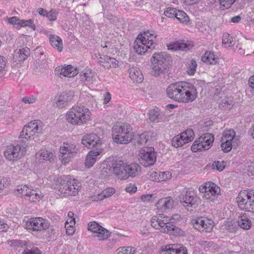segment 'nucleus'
Segmentation results:
<instances>
[{
	"mask_svg": "<svg viewBox=\"0 0 254 254\" xmlns=\"http://www.w3.org/2000/svg\"><path fill=\"white\" fill-rule=\"evenodd\" d=\"M166 92L170 98L182 103L192 102L197 97L195 87L191 83L185 81L170 84L167 87Z\"/></svg>",
	"mask_w": 254,
	"mask_h": 254,
	"instance_id": "f257e3e1",
	"label": "nucleus"
},
{
	"mask_svg": "<svg viewBox=\"0 0 254 254\" xmlns=\"http://www.w3.org/2000/svg\"><path fill=\"white\" fill-rule=\"evenodd\" d=\"M151 225L155 229L160 230L164 233H168L175 236H181L184 235V231L170 222L167 216H153L151 218Z\"/></svg>",
	"mask_w": 254,
	"mask_h": 254,
	"instance_id": "f03ea898",
	"label": "nucleus"
},
{
	"mask_svg": "<svg viewBox=\"0 0 254 254\" xmlns=\"http://www.w3.org/2000/svg\"><path fill=\"white\" fill-rule=\"evenodd\" d=\"M112 134L114 142L120 144H127L133 138L131 127L124 123H117L112 128Z\"/></svg>",
	"mask_w": 254,
	"mask_h": 254,
	"instance_id": "7ed1b4c3",
	"label": "nucleus"
},
{
	"mask_svg": "<svg viewBox=\"0 0 254 254\" xmlns=\"http://www.w3.org/2000/svg\"><path fill=\"white\" fill-rule=\"evenodd\" d=\"M156 35L153 31H147L138 35L135 41L133 49L138 55H143L153 46Z\"/></svg>",
	"mask_w": 254,
	"mask_h": 254,
	"instance_id": "20e7f679",
	"label": "nucleus"
},
{
	"mask_svg": "<svg viewBox=\"0 0 254 254\" xmlns=\"http://www.w3.org/2000/svg\"><path fill=\"white\" fill-rule=\"evenodd\" d=\"M90 114L88 108L82 106H76L66 113V119L70 124L81 125L90 120Z\"/></svg>",
	"mask_w": 254,
	"mask_h": 254,
	"instance_id": "39448f33",
	"label": "nucleus"
},
{
	"mask_svg": "<svg viewBox=\"0 0 254 254\" xmlns=\"http://www.w3.org/2000/svg\"><path fill=\"white\" fill-rule=\"evenodd\" d=\"M170 60V57L165 53H154L151 59L152 75L158 76L163 73Z\"/></svg>",
	"mask_w": 254,
	"mask_h": 254,
	"instance_id": "423d86ee",
	"label": "nucleus"
},
{
	"mask_svg": "<svg viewBox=\"0 0 254 254\" xmlns=\"http://www.w3.org/2000/svg\"><path fill=\"white\" fill-rule=\"evenodd\" d=\"M236 201L241 210L254 213V190H244L241 191Z\"/></svg>",
	"mask_w": 254,
	"mask_h": 254,
	"instance_id": "0eeeda50",
	"label": "nucleus"
},
{
	"mask_svg": "<svg viewBox=\"0 0 254 254\" xmlns=\"http://www.w3.org/2000/svg\"><path fill=\"white\" fill-rule=\"evenodd\" d=\"M80 188V185L77 180L66 177L60 183L59 191L65 196H75L78 194Z\"/></svg>",
	"mask_w": 254,
	"mask_h": 254,
	"instance_id": "6e6552de",
	"label": "nucleus"
},
{
	"mask_svg": "<svg viewBox=\"0 0 254 254\" xmlns=\"http://www.w3.org/2000/svg\"><path fill=\"white\" fill-rule=\"evenodd\" d=\"M199 191L202 193V197L207 202H214L220 194V189L215 184L207 182L200 185Z\"/></svg>",
	"mask_w": 254,
	"mask_h": 254,
	"instance_id": "1a4fd4ad",
	"label": "nucleus"
},
{
	"mask_svg": "<svg viewBox=\"0 0 254 254\" xmlns=\"http://www.w3.org/2000/svg\"><path fill=\"white\" fill-rule=\"evenodd\" d=\"M221 147L224 152H229L232 147L237 146L240 141L236 136V132L233 129H229L223 132L221 139Z\"/></svg>",
	"mask_w": 254,
	"mask_h": 254,
	"instance_id": "9d476101",
	"label": "nucleus"
},
{
	"mask_svg": "<svg viewBox=\"0 0 254 254\" xmlns=\"http://www.w3.org/2000/svg\"><path fill=\"white\" fill-rule=\"evenodd\" d=\"M138 157L140 163L145 167L153 166L156 161V152L151 147H142L139 151Z\"/></svg>",
	"mask_w": 254,
	"mask_h": 254,
	"instance_id": "9b49d317",
	"label": "nucleus"
},
{
	"mask_svg": "<svg viewBox=\"0 0 254 254\" xmlns=\"http://www.w3.org/2000/svg\"><path fill=\"white\" fill-rule=\"evenodd\" d=\"M27 147V145L23 144L8 146L4 152V155L8 160H17L25 154Z\"/></svg>",
	"mask_w": 254,
	"mask_h": 254,
	"instance_id": "f8f14e48",
	"label": "nucleus"
},
{
	"mask_svg": "<svg viewBox=\"0 0 254 254\" xmlns=\"http://www.w3.org/2000/svg\"><path fill=\"white\" fill-rule=\"evenodd\" d=\"M214 139L213 134L206 133L196 139L191 147L193 152L208 149L212 145Z\"/></svg>",
	"mask_w": 254,
	"mask_h": 254,
	"instance_id": "ddd939ff",
	"label": "nucleus"
},
{
	"mask_svg": "<svg viewBox=\"0 0 254 254\" xmlns=\"http://www.w3.org/2000/svg\"><path fill=\"white\" fill-rule=\"evenodd\" d=\"M43 124L40 120H36L29 123L25 126L21 131L19 138L26 139H31L37 133H41L42 131Z\"/></svg>",
	"mask_w": 254,
	"mask_h": 254,
	"instance_id": "4468645a",
	"label": "nucleus"
},
{
	"mask_svg": "<svg viewBox=\"0 0 254 254\" xmlns=\"http://www.w3.org/2000/svg\"><path fill=\"white\" fill-rule=\"evenodd\" d=\"M50 226L49 222L42 217L30 219L26 223L25 227L30 231H41L48 229Z\"/></svg>",
	"mask_w": 254,
	"mask_h": 254,
	"instance_id": "2eb2a0df",
	"label": "nucleus"
},
{
	"mask_svg": "<svg viewBox=\"0 0 254 254\" xmlns=\"http://www.w3.org/2000/svg\"><path fill=\"white\" fill-rule=\"evenodd\" d=\"M194 137V134L193 130L190 128L187 129L180 134L174 137L172 140V144L174 147L178 148L191 141Z\"/></svg>",
	"mask_w": 254,
	"mask_h": 254,
	"instance_id": "dca6fc26",
	"label": "nucleus"
},
{
	"mask_svg": "<svg viewBox=\"0 0 254 254\" xmlns=\"http://www.w3.org/2000/svg\"><path fill=\"white\" fill-rule=\"evenodd\" d=\"M194 228L201 232L209 233L211 232L214 223L212 219L206 217H198L193 220Z\"/></svg>",
	"mask_w": 254,
	"mask_h": 254,
	"instance_id": "f3484780",
	"label": "nucleus"
},
{
	"mask_svg": "<svg viewBox=\"0 0 254 254\" xmlns=\"http://www.w3.org/2000/svg\"><path fill=\"white\" fill-rule=\"evenodd\" d=\"M76 151V149L74 144L64 142L60 148V152L62 155L61 156L62 162L64 164L69 162Z\"/></svg>",
	"mask_w": 254,
	"mask_h": 254,
	"instance_id": "a211bd4d",
	"label": "nucleus"
},
{
	"mask_svg": "<svg viewBox=\"0 0 254 254\" xmlns=\"http://www.w3.org/2000/svg\"><path fill=\"white\" fill-rule=\"evenodd\" d=\"M82 144L88 148L94 147L101 148V142L99 137L94 133L88 134L84 135L82 139Z\"/></svg>",
	"mask_w": 254,
	"mask_h": 254,
	"instance_id": "6ab92c4d",
	"label": "nucleus"
},
{
	"mask_svg": "<svg viewBox=\"0 0 254 254\" xmlns=\"http://www.w3.org/2000/svg\"><path fill=\"white\" fill-rule=\"evenodd\" d=\"M199 200L196 192L194 190H188L181 197L182 202L185 206L192 207L196 204Z\"/></svg>",
	"mask_w": 254,
	"mask_h": 254,
	"instance_id": "aec40b11",
	"label": "nucleus"
},
{
	"mask_svg": "<svg viewBox=\"0 0 254 254\" xmlns=\"http://www.w3.org/2000/svg\"><path fill=\"white\" fill-rule=\"evenodd\" d=\"M159 254H187V250L181 246L167 245L162 247Z\"/></svg>",
	"mask_w": 254,
	"mask_h": 254,
	"instance_id": "412c9836",
	"label": "nucleus"
},
{
	"mask_svg": "<svg viewBox=\"0 0 254 254\" xmlns=\"http://www.w3.org/2000/svg\"><path fill=\"white\" fill-rule=\"evenodd\" d=\"M114 173L121 180L127 179L126 169L127 163L123 160L116 161L113 164Z\"/></svg>",
	"mask_w": 254,
	"mask_h": 254,
	"instance_id": "4be33fe9",
	"label": "nucleus"
},
{
	"mask_svg": "<svg viewBox=\"0 0 254 254\" xmlns=\"http://www.w3.org/2000/svg\"><path fill=\"white\" fill-rule=\"evenodd\" d=\"M55 72L59 76H63L68 77H73L76 75L78 71L76 68L71 65H67L64 66H59L55 69Z\"/></svg>",
	"mask_w": 254,
	"mask_h": 254,
	"instance_id": "5701e85b",
	"label": "nucleus"
},
{
	"mask_svg": "<svg viewBox=\"0 0 254 254\" xmlns=\"http://www.w3.org/2000/svg\"><path fill=\"white\" fill-rule=\"evenodd\" d=\"M30 55V49L25 47L22 49H16L13 56V61L15 63H20L25 60Z\"/></svg>",
	"mask_w": 254,
	"mask_h": 254,
	"instance_id": "b1692460",
	"label": "nucleus"
},
{
	"mask_svg": "<svg viewBox=\"0 0 254 254\" xmlns=\"http://www.w3.org/2000/svg\"><path fill=\"white\" fill-rule=\"evenodd\" d=\"M102 152L101 148H96V149L90 150L86 157L85 165L86 167L90 168L94 164L97 160V157Z\"/></svg>",
	"mask_w": 254,
	"mask_h": 254,
	"instance_id": "393cba45",
	"label": "nucleus"
},
{
	"mask_svg": "<svg viewBox=\"0 0 254 254\" xmlns=\"http://www.w3.org/2000/svg\"><path fill=\"white\" fill-rule=\"evenodd\" d=\"M128 72L129 77L134 82L141 83L143 81V74L137 67L130 65Z\"/></svg>",
	"mask_w": 254,
	"mask_h": 254,
	"instance_id": "a878e982",
	"label": "nucleus"
},
{
	"mask_svg": "<svg viewBox=\"0 0 254 254\" xmlns=\"http://www.w3.org/2000/svg\"><path fill=\"white\" fill-rule=\"evenodd\" d=\"M99 63L106 68H116L118 66L119 62L115 58L106 55H102L99 59Z\"/></svg>",
	"mask_w": 254,
	"mask_h": 254,
	"instance_id": "bb28decb",
	"label": "nucleus"
},
{
	"mask_svg": "<svg viewBox=\"0 0 254 254\" xmlns=\"http://www.w3.org/2000/svg\"><path fill=\"white\" fill-rule=\"evenodd\" d=\"M174 201L171 197H167L159 199L156 203L155 206L158 209L164 212L168 209L172 208L173 206Z\"/></svg>",
	"mask_w": 254,
	"mask_h": 254,
	"instance_id": "cd10ccee",
	"label": "nucleus"
},
{
	"mask_svg": "<svg viewBox=\"0 0 254 254\" xmlns=\"http://www.w3.org/2000/svg\"><path fill=\"white\" fill-rule=\"evenodd\" d=\"M126 172H127V179L129 177H135L141 173V167L137 163H131L127 164L126 169Z\"/></svg>",
	"mask_w": 254,
	"mask_h": 254,
	"instance_id": "c85d7f7f",
	"label": "nucleus"
},
{
	"mask_svg": "<svg viewBox=\"0 0 254 254\" xmlns=\"http://www.w3.org/2000/svg\"><path fill=\"white\" fill-rule=\"evenodd\" d=\"M219 58L211 51H206L201 57V61L207 64L215 65L218 63Z\"/></svg>",
	"mask_w": 254,
	"mask_h": 254,
	"instance_id": "c756f323",
	"label": "nucleus"
},
{
	"mask_svg": "<svg viewBox=\"0 0 254 254\" xmlns=\"http://www.w3.org/2000/svg\"><path fill=\"white\" fill-rule=\"evenodd\" d=\"M72 96L68 93H63L58 98L56 102V106L62 108L66 106L69 102L72 99Z\"/></svg>",
	"mask_w": 254,
	"mask_h": 254,
	"instance_id": "7c9ffc66",
	"label": "nucleus"
},
{
	"mask_svg": "<svg viewBox=\"0 0 254 254\" xmlns=\"http://www.w3.org/2000/svg\"><path fill=\"white\" fill-rule=\"evenodd\" d=\"M49 41L52 46L56 49L59 52H61L63 50V41L59 36L55 35H51L49 36Z\"/></svg>",
	"mask_w": 254,
	"mask_h": 254,
	"instance_id": "2f4dec72",
	"label": "nucleus"
},
{
	"mask_svg": "<svg viewBox=\"0 0 254 254\" xmlns=\"http://www.w3.org/2000/svg\"><path fill=\"white\" fill-rule=\"evenodd\" d=\"M238 223L241 228L245 230H249L252 226V222L245 213L239 217Z\"/></svg>",
	"mask_w": 254,
	"mask_h": 254,
	"instance_id": "473e14b6",
	"label": "nucleus"
},
{
	"mask_svg": "<svg viewBox=\"0 0 254 254\" xmlns=\"http://www.w3.org/2000/svg\"><path fill=\"white\" fill-rule=\"evenodd\" d=\"M36 159L41 160H49L53 158L54 155L52 152L45 149H41L35 155Z\"/></svg>",
	"mask_w": 254,
	"mask_h": 254,
	"instance_id": "72a5a7b5",
	"label": "nucleus"
},
{
	"mask_svg": "<svg viewBox=\"0 0 254 254\" xmlns=\"http://www.w3.org/2000/svg\"><path fill=\"white\" fill-rule=\"evenodd\" d=\"M42 197V194L40 190L30 189V191H29L26 199L31 202H36L39 201Z\"/></svg>",
	"mask_w": 254,
	"mask_h": 254,
	"instance_id": "f704fd0d",
	"label": "nucleus"
},
{
	"mask_svg": "<svg viewBox=\"0 0 254 254\" xmlns=\"http://www.w3.org/2000/svg\"><path fill=\"white\" fill-rule=\"evenodd\" d=\"M236 43L234 38L229 33H225L222 36V45L226 48L233 47Z\"/></svg>",
	"mask_w": 254,
	"mask_h": 254,
	"instance_id": "c9c22d12",
	"label": "nucleus"
},
{
	"mask_svg": "<svg viewBox=\"0 0 254 254\" xmlns=\"http://www.w3.org/2000/svg\"><path fill=\"white\" fill-rule=\"evenodd\" d=\"M188 49L187 45L182 42H176L168 45V49L172 51H186Z\"/></svg>",
	"mask_w": 254,
	"mask_h": 254,
	"instance_id": "e433bc0d",
	"label": "nucleus"
},
{
	"mask_svg": "<svg viewBox=\"0 0 254 254\" xmlns=\"http://www.w3.org/2000/svg\"><path fill=\"white\" fill-rule=\"evenodd\" d=\"M110 234L109 231L102 227L99 231H97V232L93 235V236L97 238L98 240H104L109 237Z\"/></svg>",
	"mask_w": 254,
	"mask_h": 254,
	"instance_id": "4c0bfd02",
	"label": "nucleus"
},
{
	"mask_svg": "<svg viewBox=\"0 0 254 254\" xmlns=\"http://www.w3.org/2000/svg\"><path fill=\"white\" fill-rule=\"evenodd\" d=\"M30 188L26 186H21L17 187V189L15 190V193L16 195L21 196V197H25L26 199L28 195L29 194V191H30Z\"/></svg>",
	"mask_w": 254,
	"mask_h": 254,
	"instance_id": "58836bf2",
	"label": "nucleus"
},
{
	"mask_svg": "<svg viewBox=\"0 0 254 254\" xmlns=\"http://www.w3.org/2000/svg\"><path fill=\"white\" fill-rule=\"evenodd\" d=\"M233 98L232 97H225L222 99L220 105L225 109H230L234 104Z\"/></svg>",
	"mask_w": 254,
	"mask_h": 254,
	"instance_id": "ea45409f",
	"label": "nucleus"
},
{
	"mask_svg": "<svg viewBox=\"0 0 254 254\" xmlns=\"http://www.w3.org/2000/svg\"><path fill=\"white\" fill-rule=\"evenodd\" d=\"M136 249L132 247H120L117 250L118 254H135Z\"/></svg>",
	"mask_w": 254,
	"mask_h": 254,
	"instance_id": "a19ab883",
	"label": "nucleus"
},
{
	"mask_svg": "<svg viewBox=\"0 0 254 254\" xmlns=\"http://www.w3.org/2000/svg\"><path fill=\"white\" fill-rule=\"evenodd\" d=\"M175 18H177L180 22L185 23L189 21V18L186 12L180 10H177Z\"/></svg>",
	"mask_w": 254,
	"mask_h": 254,
	"instance_id": "79ce46f5",
	"label": "nucleus"
},
{
	"mask_svg": "<svg viewBox=\"0 0 254 254\" xmlns=\"http://www.w3.org/2000/svg\"><path fill=\"white\" fill-rule=\"evenodd\" d=\"M160 113L158 109H153L149 111V119L150 120L153 122H159Z\"/></svg>",
	"mask_w": 254,
	"mask_h": 254,
	"instance_id": "37998d69",
	"label": "nucleus"
},
{
	"mask_svg": "<svg viewBox=\"0 0 254 254\" xmlns=\"http://www.w3.org/2000/svg\"><path fill=\"white\" fill-rule=\"evenodd\" d=\"M81 77L82 79L86 81H90L94 76V73L89 69H85L81 73Z\"/></svg>",
	"mask_w": 254,
	"mask_h": 254,
	"instance_id": "c03bdc74",
	"label": "nucleus"
},
{
	"mask_svg": "<svg viewBox=\"0 0 254 254\" xmlns=\"http://www.w3.org/2000/svg\"><path fill=\"white\" fill-rule=\"evenodd\" d=\"M102 227L98 223L92 221L88 224V229L93 233V235L97 232V231H99L100 229Z\"/></svg>",
	"mask_w": 254,
	"mask_h": 254,
	"instance_id": "a18cd8bd",
	"label": "nucleus"
},
{
	"mask_svg": "<svg viewBox=\"0 0 254 254\" xmlns=\"http://www.w3.org/2000/svg\"><path fill=\"white\" fill-rule=\"evenodd\" d=\"M149 135L147 133H143L138 136L137 139V143L138 144L142 145L147 142L149 139Z\"/></svg>",
	"mask_w": 254,
	"mask_h": 254,
	"instance_id": "49530a36",
	"label": "nucleus"
},
{
	"mask_svg": "<svg viewBox=\"0 0 254 254\" xmlns=\"http://www.w3.org/2000/svg\"><path fill=\"white\" fill-rule=\"evenodd\" d=\"M21 27L28 26L33 30L35 29V25L32 19L20 20L19 25Z\"/></svg>",
	"mask_w": 254,
	"mask_h": 254,
	"instance_id": "de8ad7c7",
	"label": "nucleus"
},
{
	"mask_svg": "<svg viewBox=\"0 0 254 254\" xmlns=\"http://www.w3.org/2000/svg\"><path fill=\"white\" fill-rule=\"evenodd\" d=\"M155 197L154 194H142L140 196V199L142 202L147 203L150 202H152L153 200H154Z\"/></svg>",
	"mask_w": 254,
	"mask_h": 254,
	"instance_id": "09e8293b",
	"label": "nucleus"
},
{
	"mask_svg": "<svg viewBox=\"0 0 254 254\" xmlns=\"http://www.w3.org/2000/svg\"><path fill=\"white\" fill-rule=\"evenodd\" d=\"M115 192V190L113 188H107L103 190L101 193L103 199L112 196Z\"/></svg>",
	"mask_w": 254,
	"mask_h": 254,
	"instance_id": "8fccbe9b",
	"label": "nucleus"
},
{
	"mask_svg": "<svg viewBox=\"0 0 254 254\" xmlns=\"http://www.w3.org/2000/svg\"><path fill=\"white\" fill-rule=\"evenodd\" d=\"M177 9L173 7H168L166 10L164 11V15L169 18L175 17Z\"/></svg>",
	"mask_w": 254,
	"mask_h": 254,
	"instance_id": "3c124183",
	"label": "nucleus"
},
{
	"mask_svg": "<svg viewBox=\"0 0 254 254\" xmlns=\"http://www.w3.org/2000/svg\"><path fill=\"white\" fill-rule=\"evenodd\" d=\"M197 67V64L195 61L191 60L190 64L189 66V68L187 71L189 75H193L196 71V68Z\"/></svg>",
	"mask_w": 254,
	"mask_h": 254,
	"instance_id": "603ef678",
	"label": "nucleus"
},
{
	"mask_svg": "<svg viewBox=\"0 0 254 254\" xmlns=\"http://www.w3.org/2000/svg\"><path fill=\"white\" fill-rule=\"evenodd\" d=\"M58 12L54 9H51L47 12L46 17L52 21H55L57 19V15Z\"/></svg>",
	"mask_w": 254,
	"mask_h": 254,
	"instance_id": "864d4df0",
	"label": "nucleus"
},
{
	"mask_svg": "<svg viewBox=\"0 0 254 254\" xmlns=\"http://www.w3.org/2000/svg\"><path fill=\"white\" fill-rule=\"evenodd\" d=\"M21 100L25 104H33L36 102L37 98L35 96L30 95L24 97L22 98Z\"/></svg>",
	"mask_w": 254,
	"mask_h": 254,
	"instance_id": "5fc2aeb1",
	"label": "nucleus"
},
{
	"mask_svg": "<svg viewBox=\"0 0 254 254\" xmlns=\"http://www.w3.org/2000/svg\"><path fill=\"white\" fill-rule=\"evenodd\" d=\"M6 59L4 57L0 56V76L6 71Z\"/></svg>",
	"mask_w": 254,
	"mask_h": 254,
	"instance_id": "6e6d98bb",
	"label": "nucleus"
},
{
	"mask_svg": "<svg viewBox=\"0 0 254 254\" xmlns=\"http://www.w3.org/2000/svg\"><path fill=\"white\" fill-rule=\"evenodd\" d=\"M172 177V174L169 171L161 172L160 175V182L166 181Z\"/></svg>",
	"mask_w": 254,
	"mask_h": 254,
	"instance_id": "4d7b16f0",
	"label": "nucleus"
},
{
	"mask_svg": "<svg viewBox=\"0 0 254 254\" xmlns=\"http://www.w3.org/2000/svg\"><path fill=\"white\" fill-rule=\"evenodd\" d=\"M223 162L214 161L212 165L213 169H215L219 171H222L225 168Z\"/></svg>",
	"mask_w": 254,
	"mask_h": 254,
	"instance_id": "13d9d810",
	"label": "nucleus"
},
{
	"mask_svg": "<svg viewBox=\"0 0 254 254\" xmlns=\"http://www.w3.org/2000/svg\"><path fill=\"white\" fill-rule=\"evenodd\" d=\"M237 0H219L221 5L228 8L234 4Z\"/></svg>",
	"mask_w": 254,
	"mask_h": 254,
	"instance_id": "bf43d9fd",
	"label": "nucleus"
},
{
	"mask_svg": "<svg viewBox=\"0 0 254 254\" xmlns=\"http://www.w3.org/2000/svg\"><path fill=\"white\" fill-rule=\"evenodd\" d=\"M23 254H41L40 251L37 248H33L31 249H26Z\"/></svg>",
	"mask_w": 254,
	"mask_h": 254,
	"instance_id": "052dcab7",
	"label": "nucleus"
},
{
	"mask_svg": "<svg viewBox=\"0 0 254 254\" xmlns=\"http://www.w3.org/2000/svg\"><path fill=\"white\" fill-rule=\"evenodd\" d=\"M74 225H68V224H65V228L66 229V233L68 235H73L75 231Z\"/></svg>",
	"mask_w": 254,
	"mask_h": 254,
	"instance_id": "680f3d73",
	"label": "nucleus"
},
{
	"mask_svg": "<svg viewBox=\"0 0 254 254\" xmlns=\"http://www.w3.org/2000/svg\"><path fill=\"white\" fill-rule=\"evenodd\" d=\"M136 190L137 187L134 184H129L126 188V191L130 193H134Z\"/></svg>",
	"mask_w": 254,
	"mask_h": 254,
	"instance_id": "e2e57ef3",
	"label": "nucleus"
},
{
	"mask_svg": "<svg viewBox=\"0 0 254 254\" xmlns=\"http://www.w3.org/2000/svg\"><path fill=\"white\" fill-rule=\"evenodd\" d=\"M160 172H153L150 174V178L152 181L160 182Z\"/></svg>",
	"mask_w": 254,
	"mask_h": 254,
	"instance_id": "0e129e2a",
	"label": "nucleus"
},
{
	"mask_svg": "<svg viewBox=\"0 0 254 254\" xmlns=\"http://www.w3.org/2000/svg\"><path fill=\"white\" fill-rule=\"evenodd\" d=\"M9 185V180L8 178L0 179V190L4 187H7Z\"/></svg>",
	"mask_w": 254,
	"mask_h": 254,
	"instance_id": "69168bd1",
	"label": "nucleus"
},
{
	"mask_svg": "<svg viewBox=\"0 0 254 254\" xmlns=\"http://www.w3.org/2000/svg\"><path fill=\"white\" fill-rule=\"evenodd\" d=\"M20 20L16 16L9 17L8 19V21L11 24H18L19 25Z\"/></svg>",
	"mask_w": 254,
	"mask_h": 254,
	"instance_id": "338daca9",
	"label": "nucleus"
},
{
	"mask_svg": "<svg viewBox=\"0 0 254 254\" xmlns=\"http://www.w3.org/2000/svg\"><path fill=\"white\" fill-rule=\"evenodd\" d=\"M170 220H173V222H178L182 220V217L180 214H175L172 216L171 218H169Z\"/></svg>",
	"mask_w": 254,
	"mask_h": 254,
	"instance_id": "774afa93",
	"label": "nucleus"
}]
</instances>
